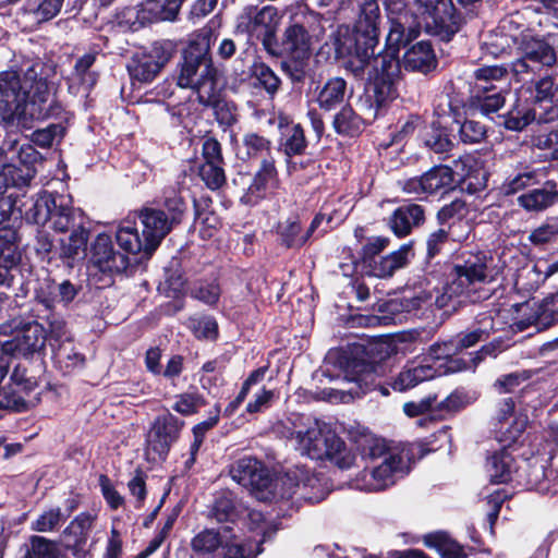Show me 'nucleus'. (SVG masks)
Segmentation results:
<instances>
[{
  "mask_svg": "<svg viewBox=\"0 0 558 558\" xmlns=\"http://www.w3.org/2000/svg\"><path fill=\"white\" fill-rule=\"evenodd\" d=\"M498 268L486 252H462L453 263L440 289L417 288L405 291L400 299L379 305L381 315L371 318V324H393L400 312H412L435 304L437 308L454 312L466 304L477 303L490 296L485 286L496 280Z\"/></svg>",
  "mask_w": 558,
  "mask_h": 558,
  "instance_id": "obj_1",
  "label": "nucleus"
},
{
  "mask_svg": "<svg viewBox=\"0 0 558 558\" xmlns=\"http://www.w3.org/2000/svg\"><path fill=\"white\" fill-rule=\"evenodd\" d=\"M477 325L478 326L471 331L464 335H459L453 339L459 352L485 340L489 333L496 329L495 320L490 314L480 315L477 318Z\"/></svg>",
  "mask_w": 558,
  "mask_h": 558,
  "instance_id": "obj_44",
  "label": "nucleus"
},
{
  "mask_svg": "<svg viewBox=\"0 0 558 558\" xmlns=\"http://www.w3.org/2000/svg\"><path fill=\"white\" fill-rule=\"evenodd\" d=\"M123 16L133 32L149 23L173 21L174 0H146L140 7L128 9Z\"/></svg>",
  "mask_w": 558,
  "mask_h": 558,
  "instance_id": "obj_18",
  "label": "nucleus"
},
{
  "mask_svg": "<svg viewBox=\"0 0 558 558\" xmlns=\"http://www.w3.org/2000/svg\"><path fill=\"white\" fill-rule=\"evenodd\" d=\"M143 238L147 241V253L151 254L170 230L168 219L163 211L144 209L140 214Z\"/></svg>",
  "mask_w": 558,
  "mask_h": 558,
  "instance_id": "obj_29",
  "label": "nucleus"
},
{
  "mask_svg": "<svg viewBox=\"0 0 558 558\" xmlns=\"http://www.w3.org/2000/svg\"><path fill=\"white\" fill-rule=\"evenodd\" d=\"M93 515L81 513L64 530V534L74 537V545H81L85 543L87 534L93 526Z\"/></svg>",
  "mask_w": 558,
  "mask_h": 558,
  "instance_id": "obj_56",
  "label": "nucleus"
},
{
  "mask_svg": "<svg viewBox=\"0 0 558 558\" xmlns=\"http://www.w3.org/2000/svg\"><path fill=\"white\" fill-rule=\"evenodd\" d=\"M266 118L265 123L272 125L278 124L281 133L280 145L288 158L293 156H301L307 148V141L304 135V130L300 124L289 123L287 118L282 116H276L270 112L268 114L263 113Z\"/></svg>",
  "mask_w": 558,
  "mask_h": 558,
  "instance_id": "obj_23",
  "label": "nucleus"
},
{
  "mask_svg": "<svg viewBox=\"0 0 558 558\" xmlns=\"http://www.w3.org/2000/svg\"><path fill=\"white\" fill-rule=\"evenodd\" d=\"M390 27L386 38V49L378 54L369 56L361 74L350 71L355 77H399L401 64L399 60V48L408 45L420 35V22L412 19L409 13H401L398 16H390Z\"/></svg>",
  "mask_w": 558,
  "mask_h": 558,
  "instance_id": "obj_8",
  "label": "nucleus"
},
{
  "mask_svg": "<svg viewBox=\"0 0 558 558\" xmlns=\"http://www.w3.org/2000/svg\"><path fill=\"white\" fill-rule=\"evenodd\" d=\"M556 63L557 52L549 43L539 38H530L522 41L519 56L511 62L510 70L517 81L530 82Z\"/></svg>",
  "mask_w": 558,
  "mask_h": 558,
  "instance_id": "obj_9",
  "label": "nucleus"
},
{
  "mask_svg": "<svg viewBox=\"0 0 558 558\" xmlns=\"http://www.w3.org/2000/svg\"><path fill=\"white\" fill-rule=\"evenodd\" d=\"M90 264L98 271L112 275L125 270L129 258L114 251L109 235L99 234L92 247Z\"/></svg>",
  "mask_w": 558,
  "mask_h": 558,
  "instance_id": "obj_22",
  "label": "nucleus"
},
{
  "mask_svg": "<svg viewBox=\"0 0 558 558\" xmlns=\"http://www.w3.org/2000/svg\"><path fill=\"white\" fill-rule=\"evenodd\" d=\"M64 0H26L22 13L34 23H45L56 17Z\"/></svg>",
  "mask_w": 558,
  "mask_h": 558,
  "instance_id": "obj_40",
  "label": "nucleus"
},
{
  "mask_svg": "<svg viewBox=\"0 0 558 558\" xmlns=\"http://www.w3.org/2000/svg\"><path fill=\"white\" fill-rule=\"evenodd\" d=\"M40 64H33L23 75L16 71L0 73V105L7 117H20L27 113L45 117L49 114L52 102V87L40 75Z\"/></svg>",
  "mask_w": 558,
  "mask_h": 558,
  "instance_id": "obj_5",
  "label": "nucleus"
},
{
  "mask_svg": "<svg viewBox=\"0 0 558 558\" xmlns=\"http://www.w3.org/2000/svg\"><path fill=\"white\" fill-rule=\"evenodd\" d=\"M323 375L329 377L330 380L355 384V387L349 389L338 387L322 389L319 391V398L331 403H347L351 401L354 396L365 393L374 384L376 377L374 366L367 363L354 364L350 375L348 373H339L332 376L327 368L323 369Z\"/></svg>",
  "mask_w": 558,
  "mask_h": 558,
  "instance_id": "obj_13",
  "label": "nucleus"
},
{
  "mask_svg": "<svg viewBox=\"0 0 558 558\" xmlns=\"http://www.w3.org/2000/svg\"><path fill=\"white\" fill-rule=\"evenodd\" d=\"M252 76L271 97L278 92L281 84L277 74L264 62H255L252 65Z\"/></svg>",
  "mask_w": 558,
  "mask_h": 558,
  "instance_id": "obj_52",
  "label": "nucleus"
},
{
  "mask_svg": "<svg viewBox=\"0 0 558 558\" xmlns=\"http://www.w3.org/2000/svg\"><path fill=\"white\" fill-rule=\"evenodd\" d=\"M526 486L531 489H537L539 492H544L547 489L545 486V481L547 478L546 466L543 461H538L534 459L533 461L526 462Z\"/></svg>",
  "mask_w": 558,
  "mask_h": 558,
  "instance_id": "obj_60",
  "label": "nucleus"
},
{
  "mask_svg": "<svg viewBox=\"0 0 558 558\" xmlns=\"http://www.w3.org/2000/svg\"><path fill=\"white\" fill-rule=\"evenodd\" d=\"M0 391V409L23 412L35 407L39 401L38 397H25L11 385Z\"/></svg>",
  "mask_w": 558,
  "mask_h": 558,
  "instance_id": "obj_49",
  "label": "nucleus"
},
{
  "mask_svg": "<svg viewBox=\"0 0 558 558\" xmlns=\"http://www.w3.org/2000/svg\"><path fill=\"white\" fill-rule=\"evenodd\" d=\"M347 96V82L341 77L329 78L317 95L319 108L331 111L340 106Z\"/></svg>",
  "mask_w": 558,
  "mask_h": 558,
  "instance_id": "obj_41",
  "label": "nucleus"
},
{
  "mask_svg": "<svg viewBox=\"0 0 558 558\" xmlns=\"http://www.w3.org/2000/svg\"><path fill=\"white\" fill-rule=\"evenodd\" d=\"M519 205L527 211H543L558 203L556 182L547 180L542 187L533 189L518 197Z\"/></svg>",
  "mask_w": 558,
  "mask_h": 558,
  "instance_id": "obj_32",
  "label": "nucleus"
},
{
  "mask_svg": "<svg viewBox=\"0 0 558 558\" xmlns=\"http://www.w3.org/2000/svg\"><path fill=\"white\" fill-rule=\"evenodd\" d=\"M534 98L538 102H558V84L551 75H545L535 82Z\"/></svg>",
  "mask_w": 558,
  "mask_h": 558,
  "instance_id": "obj_61",
  "label": "nucleus"
},
{
  "mask_svg": "<svg viewBox=\"0 0 558 558\" xmlns=\"http://www.w3.org/2000/svg\"><path fill=\"white\" fill-rule=\"evenodd\" d=\"M282 71L294 82L304 80L310 64L311 53L283 52Z\"/></svg>",
  "mask_w": 558,
  "mask_h": 558,
  "instance_id": "obj_50",
  "label": "nucleus"
},
{
  "mask_svg": "<svg viewBox=\"0 0 558 558\" xmlns=\"http://www.w3.org/2000/svg\"><path fill=\"white\" fill-rule=\"evenodd\" d=\"M170 54L160 44H155L150 50L135 52L128 63V71L133 80L141 83L153 81L161 68L169 61Z\"/></svg>",
  "mask_w": 558,
  "mask_h": 558,
  "instance_id": "obj_17",
  "label": "nucleus"
},
{
  "mask_svg": "<svg viewBox=\"0 0 558 558\" xmlns=\"http://www.w3.org/2000/svg\"><path fill=\"white\" fill-rule=\"evenodd\" d=\"M527 239L533 245L538 247L555 242L558 239V221L547 219L545 222L534 228Z\"/></svg>",
  "mask_w": 558,
  "mask_h": 558,
  "instance_id": "obj_54",
  "label": "nucleus"
},
{
  "mask_svg": "<svg viewBox=\"0 0 558 558\" xmlns=\"http://www.w3.org/2000/svg\"><path fill=\"white\" fill-rule=\"evenodd\" d=\"M368 117V108L365 107L364 116L357 114L352 107L343 106L333 117L332 126L336 133L343 136H356L363 131L365 121L374 120Z\"/></svg>",
  "mask_w": 558,
  "mask_h": 558,
  "instance_id": "obj_37",
  "label": "nucleus"
},
{
  "mask_svg": "<svg viewBox=\"0 0 558 558\" xmlns=\"http://www.w3.org/2000/svg\"><path fill=\"white\" fill-rule=\"evenodd\" d=\"M172 437L166 430V426L156 423L147 435L146 453L151 460H161L170 451Z\"/></svg>",
  "mask_w": 558,
  "mask_h": 558,
  "instance_id": "obj_43",
  "label": "nucleus"
},
{
  "mask_svg": "<svg viewBox=\"0 0 558 558\" xmlns=\"http://www.w3.org/2000/svg\"><path fill=\"white\" fill-rule=\"evenodd\" d=\"M351 209L352 207L348 204L344 207H336L333 201L326 202L322 207V211L318 215H316V217L311 222L308 229L305 232H303V234L306 235V241L310 239L313 232L319 227L323 220L326 219L327 223L330 225H338L347 218Z\"/></svg>",
  "mask_w": 558,
  "mask_h": 558,
  "instance_id": "obj_48",
  "label": "nucleus"
},
{
  "mask_svg": "<svg viewBox=\"0 0 558 558\" xmlns=\"http://www.w3.org/2000/svg\"><path fill=\"white\" fill-rule=\"evenodd\" d=\"M116 238L120 247L130 254H143L145 257L151 255L147 253L146 239L138 233V229L130 220L121 222Z\"/></svg>",
  "mask_w": 558,
  "mask_h": 558,
  "instance_id": "obj_39",
  "label": "nucleus"
},
{
  "mask_svg": "<svg viewBox=\"0 0 558 558\" xmlns=\"http://www.w3.org/2000/svg\"><path fill=\"white\" fill-rule=\"evenodd\" d=\"M514 288L518 292L532 293L543 284L558 283V258H539L526 262L514 274Z\"/></svg>",
  "mask_w": 558,
  "mask_h": 558,
  "instance_id": "obj_15",
  "label": "nucleus"
},
{
  "mask_svg": "<svg viewBox=\"0 0 558 558\" xmlns=\"http://www.w3.org/2000/svg\"><path fill=\"white\" fill-rule=\"evenodd\" d=\"M439 373L435 365H432L427 361L424 363L411 361L402 368L397 377L393 378L391 386L397 391H404L425 380L435 378Z\"/></svg>",
  "mask_w": 558,
  "mask_h": 558,
  "instance_id": "obj_30",
  "label": "nucleus"
},
{
  "mask_svg": "<svg viewBox=\"0 0 558 558\" xmlns=\"http://www.w3.org/2000/svg\"><path fill=\"white\" fill-rule=\"evenodd\" d=\"M187 327L196 338L215 339L217 323L211 317H194L187 322Z\"/></svg>",
  "mask_w": 558,
  "mask_h": 558,
  "instance_id": "obj_62",
  "label": "nucleus"
},
{
  "mask_svg": "<svg viewBox=\"0 0 558 558\" xmlns=\"http://www.w3.org/2000/svg\"><path fill=\"white\" fill-rule=\"evenodd\" d=\"M499 347L500 342H490L489 344L483 345L481 350L476 352L463 354L453 353L447 362L437 366L435 365L436 369L440 372L437 376H441L447 373L474 371L485 356H497L498 352H500Z\"/></svg>",
  "mask_w": 558,
  "mask_h": 558,
  "instance_id": "obj_27",
  "label": "nucleus"
},
{
  "mask_svg": "<svg viewBox=\"0 0 558 558\" xmlns=\"http://www.w3.org/2000/svg\"><path fill=\"white\" fill-rule=\"evenodd\" d=\"M190 294L207 305H215L220 298L221 289L215 280H199L191 287Z\"/></svg>",
  "mask_w": 558,
  "mask_h": 558,
  "instance_id": "obj_55",
  "label": "nucleus"
},
{
  "mask_svg": "<svg viewBox=\"0 0 558 558\" xmlns=\"http://www.w3.org/2000/svg\"><path fill=\"white\" fill-rule=\"evenodd\" d=\"M74 508L72 502L66 511H62L59 507L47 509L32 522L31 529L40 533L52 532L66 521Z\"/></svg>",
  "mask_w": 558,
  "mask_h": 558,
  "instance_id": "obj_46",
  "label": "nucleus"
},
{
  "mask_svg": "<svg viewBox=\"0 0 558 558\" xmlns=\"http://www.w3.org/2000/svg\"><path fill=\"white\" fill-rule=\"evenodd\" d=\"M219 416H220V407L218 404H216L214 407V410L210 412L209 417L194 426V428H193L194 441L190 448L191 453H192L191 462L194 461V454L199 449L205 434L210 428H213L214 426L217 425V423L219 421Z\"/></svg>",
  "mask_w": 558,
  "mask_h": 558,
  "instance_id": "obj_58",
  "label": "nucleus"
},
{
  "mask_svg": "<svg viewBox=\"0 0 558 558\" xmlns=\"http://www.w3.org/2000/svg\"><path fill=\"white\" fill-rule=\"evenodd\" d=\"M279 187L278 171L274 158H264L256 171L252 183L241 197V203L248 206L256 205Z\"/></svg>",
  "mask_w": 558,
  "mask_h": 558,
  "instance_id": "obj_21",
  "label": "nucleus"
},
{
  "mask_svg": "<svg viewBox=\"0 0 558 558\" xmlns=\"http://www.w3.org/2000/svg\"><path fill=\"white\" fill-rule=\"evenodd\" d=\"M522 466H518L509 449L504 448L487 458L486 472L490 482L496 484L507 483Z\"/></svg>",
  "mask_w": 558,
  "mask_h": 558,
  "instance_id": "obj_34",
  "label": "nucleus"
},
{
  "mask_svg": "<svg viewBox=\"0 0 558 558\" xmlns=\"http://www.w3.org/2000/svg\"><path fill=\"white\" fill-rule=\"evenodd\" d=\"M36 173V168L21 167L10 157V160L0 165V194L5 193L9 187L28 186Z\"/></svg>",
  "mask_w": 558,
  "mask_h": 558,
  "instance_id": "obj_35",
  "label": "nucleus"
},
{
  "mask_svg": "<svg viewBox=\"0 0 558 558\" xmlns=\"http://www.w3.org/2000/svg\"><path fill=\"white\" fill-rule=\"evenodd\" d=\"M471 99L473 108L486 117L496 113L505 105V96L500 90L485 95L473 94Z\"/></svg>",
  "mask_w": 558,
  "mask_h": 558,
  "instance_id": "obj_53",
  "label": "nucleus"
},
{
  "mask_svg": "<svg viewBox=\"0 0 558 558\" xmlns=\"http://www.w3.org/2000/svg\"><path fill=\"white\" fill-rule=\"evenodd\" d=\"M213 38L216 36L210 27H203L190 36L182 51L183 63L177 78V85L192 88L205 107H216L222 89L220 71L213 64L209 54Z\"/></svg>",
  "mask_w": 558,
  "mask_h": 558,
  "instance_id": "obj_3",
  "label": "nucleus"
},
{
  "mask_svg": "<svg viewBox=\"0 0 558 558\" xmlns=\"http://www.w3.org/2000/svg\"><path fill=\"white\" fill-rule=\"evenodd\" d=\"M413 257L412 244H402L397 251L387 255L378 256L371 259V263L365 265L368 275L377 278H390L393 274L404 268L410 259Z\"/></svg>",
  "mask_w": 558,
  "mask_h": 558,
  "instance_id": "obj_25",
  "label": "nucleus"
},
{
  "mask_svg": "<svg viewBox=\"0 0 558 558\" xmlns=\"http://www.w3.org/2000/svg\"><path fill=\"white\" fill-rule=\"evenodd\" d=\"M282 52L311 53V36L307 29L298 23L290 24L283 33Z\"/></svg>",
  "mask_w": 558,
  "mask_h": 558,
  "instance_id": "obj_42",
  "label": "nucleus"
},
{
  "mask_svg": "<svg viewBox=\"0 0 558 558\" xmlns=\"http://www.w3.org/2000/svg\"><path fill=\"white\" fill-rule=\"evenodd\" d=\"M64 133V128L61 124H50L45 129L36 130L32 134V141L35 145L43 148L50 147L56 138H61Z\"/></svg>",
  "mask_w": 558,
  "mask_h": 558,
  "instance_id": "obj_63",
  "label": "nucleus"
},
{
  "mask_svg": "<svg viewBox=\"0 0 558 558\" xmlns=\"http://www.w3.org/2000/svg\"><path fill=\"white\" fill-rule=\"evenodd\" d=\"M278 234L281 243L287 247H300L306 242L300 221L296 217H290L278 225Z\"/></svg>",
  "mask_w": 558,
  "mask_h": 558,
  "instance_id": "obj_51",
  "label": "nucleus"
},
{
  "mask_svg": "<svg viewBox=\"0 0 558 558\" xmlns=\"http://www.w3.org/2000/svg\"><path fill=\"white\" fill-rule=\"evenodd\" d=\"M277 432L290 440L302 456L313 460L327 459L339 469L356 464V456L330 427L312 416L295 414L278 425Z\"/></svg>",
  "mask_w": 558,
  "mask_h": 558,
  "instance_id": "obj_2",
  "label": "nucleus"
},
{
  "mask_svg": "<svg viewBox=\"0 0 558 558\" xmlns=\"http://www.w3.org/2000/svg\"><path fill=\"white\" fill-rule=\"evenodd\" d=\"M243 145L250 157L271 158L269 156L271 142L257 133H247L243 137Z\"/></svg>",
  "mask_w": 558,
  "mask_h": 558,
  "instance_id": "obj_57",
  "label": "nucleus"
},
{
  "mask_svg": "<svg viewBox=\"0 0 558 558\" xmlns=\"http://www.w3.org/2000/svg\"><path fill=\"white\" fill-rule=\"evenodd\" d=\"M424 219V209L421 205L407 204L391 214L388 225L395 235L403 238L410 234L413 228L423 223Z\"/></svg>",
  "mask_w": 558,
  "mask_h": 558,
  "instance_id": "obj_31",
  "label": "nucleus"
},
{
  "mask_svg": "<svg viewBox=\"0 0 558 558\" xmlns=\"http://www.w3.org/2000/svg\"><path fill=\"white\" fill-rule=\"evenodd\" d=\"M25 217L38 226L49 223L56 232H70L68 239L61 241L62 256L75 258L85 253L88 242L86 217L81 209L68 205L63 197L58 199L46 191L39 193Z\"/></svg>",
  "mask_w": 558,
  "mask_h": 558,
  "instance_id": "obj_4",
  "label": "nucleus"
},
{
  "mask_svg": "<svg viewBox=\"0 0 558 558\" xmlns=\"http://www.w3.org/2000/svg\"><path fill=\"white\" fill-rule=\"evenodd\" d=\"M258 539L252 543L242 544L235 541L232 527L223 526L219 531L206 530L196 535L192 541L193 549L202 554H211L220 550L221 558H254L262 553V542Z\"/></svg>",
  "mask_w": 558,
  "mask_h": 558,
  "instance_id": "obj_10",
  "label": "nucleus"
},
{
  "mask_svg": "<svg viewBox=\"0 0 558 558\" xmlns=\"http://www.w3.org/2000/svg\"><path fill=\"white\" fill-rule=\"evenodd\" d=\"M97 51H89L80 57L69 77L73 84L90 88L96 83V74L90 70L97 59Z\"/></svg>",
  "mask_w": 558,
  "mask_h": 558,
  "instance_id": "obj_45",
  "label": "nucleus"
},
{
  "mask_svg": "<svg viewBox=\"0 0 558 558\" xmlns=\"http://www.w3.org/2000/svg\"><path fill=\"white\" fill-rule=\"evenodd\" d=\"M2 151L0 165L3 161L14 158V162L21 167L36 168V163L40 160V154L29 143H20L16 138H8L0 146Z\"/></svg>",
  "mask_w": 558,
  "mask_h": 558,
  "instance_id": "obj_36",
  "label": "nucleus"
},
{
  "mask_svg": "<svg viewBox=\"0 0 558 558\" xmlns=\"http://www.w3.org/2000/svg\"><path fill=\"white\" fill-rule=\"evenodd\" d=\"M0 335L12 336L3 341L7 350L14 354L31 355L44 349L48 335L41 324L15 317L0 325Z\"/></svg>",
  "mask_w": 558,
  "mask_h": 558,
  "instance_id": "obj_11",
  "label": "nucleus"
},
{
  "mask_svg": "<svg viewBox=\"0 0 558 558\" xmlns=\"http://www.w3.org/2000/svg\"><path fill=\"white\" fill-rule=\"evenodd\" d=\"M380 9L377 0H365L361 5L353 33L339 29L333 40L336 57L342 59L347 71L361 74L379 37Z\"/></svg>",
  "mask_w": 558,
  "mask_h": 558,
  "instance_id": "obj_7",
  "label": "nucleus"
},
{
  "mask_svg": "<svg viewBox=\"0 0 558 558\" xmlns=\"http://www.w3.org/2000/svg\"><path fill=\"white\" fill-rule=\"evenodd\" d=\"M354 450L357 452L356 460L360 458L365 463L364 470L351 482L354 489L384 490L408 473L403 456L396 449L388 448L383 438L363 435L355 441Z\"/></svg>",
  "mask_w": 558,
  "mask_h": 558,
  "instance_id": "obj_6",
  "label": "nucleus"
},
{
  "mask_svg": "<svg viewBox=\"0 0 558 558\" xmlns=\"http://www.w3.org/2000/svg\"><path fill=\"white\" fill-rule=\"evenodd\" d=\"M498 123L510 131H522L535 119L534 110L526 104H518L504 116H498Z\"/></svg>",
  "mask_w": 558,
  "mask_h": 558,
  "instance_id": "obj_47",
  "label": "nucleus"
},
{
  "mask_svg": "<svg viewBox=\"0 0 558 558\" xmlns=\"http://www.w3.org/2000/svg\"><path fill=\"white\" fill-rule=\"evenodd\" d=\"M413 4L416 8V14L404 10L396 16L407 12L420 22V28L423 21L428 26L430 24L428 20H430L438 33L444 34L448 39L459 31L461 17L457 14L451 0H413Z\"/></svg>",
  "mask_w": 558,
  "mask_h": 558,
  "instance_id": "obj_12",
  "label": "nucleus"
},
{
  "mask_svg": "<svg viewBox=\"0 0 558 558\" xmlns=\"http://www.w3.org/2000/svg\"><path fill=\"white\" fill-rule=\"evenodd\" d=\"M547 174L546 168H531L523 167L517 173L507 177L501 184V193L505 195H512L521 190L539 184Z\"/></svg>",
  "mask_w": 558,
  "mask_h": 558,
  "instance_id": "obj_38",
  "label": "nucleus"
},
{
  "mask_svg": "<svg viewBox=\"0 0 558 558\" xmlns=\"http://www.w3.org/2000/svg\"><path fill=\"white\" fill-rule=\"evenodd\" d=\"M547 314L544 299L542 301L530 299L512 305V326L519 331L534 326L537 330L545 329L550 324L543 319Z\"/></svg>",
  "mask_w": 558,
  "mask_h": 558,
  "instance_id": "obj_26",
  "label": "nucleus"
},
{
  "mask_svg": "<svg viewBox=\"0 0 558 558\" xmlns=\"http://www.w3.org/2000/svg\"><path fill=\"white\" fill-rule=\"evenodd\" d=\"M279 19L278 10L272 5L248 7L238 16L236 31L259 38L264 33L276 32Z\"/></svg>",
  "mask_w": 558,
  "mask_h": 558,
  "instance_id": "obj_20",
  "label": "nucleus"
},
{
  "mask_svg": "<svg viewBox=\"0 0 558 558\" xmlns=\"http://www.w3.org/2000/svg\"><path fill=\"white\" fill-rule=\"evenodd\" d=\"M373 81V95H366L362 104L368 108V117L376 118L379 110L398 97L399 77H368Z\"/></svg>",
  "mask_w": 558,
  "mask_h": 558,
  "instance_id": "obj_28",
  "label": "nucleus"
},
{
  "mask_svg": "<svg viewBox=\"0 0 558 558\" xmlns=\"http://www.w3.org/2000/svg\"><path fill=\"white\" fill-rule=\"evenodd\" d=\"M436 65V56L428 41L416 43L403 56V66L407 71L427 74L435 70Z\"/></svg>",
  "mask_w": 558,
  "mask_h": 558,
  "instance_id": "obj_33",
  "label": "nucleus"
},
{
  "mask_svg": "<svg viewBox=\"0 0 558 558\" xmlns=\"http://www.w3.org/2000/svg\"><path fill=\"white\" fill-rule=\"evenodd\" d=\"M196 168L198 177L209 190L218 191L226 184L225 160L221 145L216 138L203 141L202 162Z\"/></svg>",
  "mask_w": 558,
  "mask_h": 558,
  "instance_id": "obj_16",
  "label": "nucleus"
},
{
  "mask_svg": "<svg viewBox=\"0 0 558 558\" xmlns=\"http://www.w3.org/2000/svg\"><path fill=\"white\" fill-rule=\"evenodd\" d=\"M527 9L542 16L539 24L548 23L558 28V0H533Z\"/></svg>",
  "mask_w": 558,
  "mask_h": 558,
  "instance_id": "obj_59",
  "label": "nucleus"
},
{
  "mask_svg": "<svg viewBox=\"0 0 558 558\" xmlns=\"http://www.w3.org/2000/svg\"><path fill=\"white\" fill-rule=\"evenodd\" d=\"M402 191L416 199H425L433 194H446L454 187V173L448 166H435L420 177L401 183Z\"/></svg>",
  "mask_w": 558,
  "mask_h": 558,
  "instance_id": "obj_14",
  "label": "nucleus"
},
{
  "mask_svg": "<svg viewBox=\"0 0 558 558\" xmlns=\"http://www.w3.org/2000/svg\"><path fill=\"white\" fill-rule=\"evenodd\" d=\"M230 475L234 482L252 489L266 488L270 478L262 463L252 457H244L230 468Z\"/></svg>",
  "mask_w": 558,
  "mask_h": 558,
  "instance_id": "obj_24",
  "label": "nucleus"
},
{
  "mask_svg": "<svg viewBox=\"0 0 558 558\" xmlns=\"http://www.w3.org/2000/svg\"><path fill=\"white\" fill-rule=\"evenodd\" d=\"M486 134L483 124L474 120H465L459 129L460 140L465 144L480 143Z\"/></svg>",
  "mask_w": 558,
  "mask_h": 558,
  "instance_id": "obj_64",
  "label": "nucleus"
},
{
  "mask_svg": "<svg viewBox=\"0 0 558 558\" xmlns=\"http://www.w3.org/2000/svg\"><path fill=\"white\" fill-rule=\"evenodd\" d=\"M495 427L500 435V441L514 442L525 430L526 415L515 411V401L512 397H505L496 404Z\"/></svg>",
  "mask_w": 558,
  "mask_h": 558,
  "instance_id": "obj_19",
  "label": "nucleus"
}]
</instances>
